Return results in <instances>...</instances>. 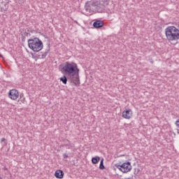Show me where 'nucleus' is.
Masks as SVG:
<instances>
[{
    "label": "nucleus",
    "mask_w": 179,
    "mask_h": 179,
    "mask_svg": "<svg viewBox=\"0 0 179 179\" xmlns=\"http://www.w3.org/2000/svg\"><path fill=\"white\" fill-rule=\"evenodd\" d=\"M28 45L32 51L35 52H38L43 50V41H41L38 38H34L33 39L28 40Z\"/></svg>",
    "instance_id": "3"
},
{
    "label": "nucleus",
    "mask_w": 179,
    "mask_h": 179,
    "mask_svg": "<svg viewBox=\"0 0 179 179\" xmlns=\"http://www.w3.org/2000/svg\"><path fill=\"white\" fill-rule=\"evenodd\" d=\"M100 162V157H95L92 159L93 164H97Z\"/></svg>",
    "instance_id": "10"
},
{
    "label": "nucleus",
    "mask_w": 179,
    "mask_h": 179,
    "mask_svg": "<svg viewBox=\"0 0 179 179\" xmlns=\"http://www.w3.org/2000/svg\"><path fill=\"white\" fill-rule=\"evenodd\" d=\"M103 26H104V22L101 20H96L93 23V27L95 29H101V27H103Z\"/></svg>",
    "instance_id": "7"
},
{
    "label": "nucleus",
    "mask_w": 179,
    "mask_h": 179,
    "mask_svg": "<svg viewBox=\"0 0 179 179\" xmlns=\"http://www.w3.org/2000/svg\"><path fill=\"white\" fill-rule=\"evenodd\" d=\"M0 57H1V58H2V57H3V56H2V55H1V54H0Z\"/></svg>",
    "instance_id": "19"
},
{
    "label": "nucleus",
    "mask_w": 179,
    "mask_h": 179,
    "mask_svg": "<svg viewBox=\"0 0 179 179\" xmlns=\"http://www.w3.org/2000/svg\"><path fill=\"white\" fill-rule=\"evenodd\" d=\"M63 157H64V159H68V155L63 154Z\"/></svg>",
    "instance_id": "17"
},
{
    "label": "nucleus",
    "mask_w": 179,
    "mask_h": 179,
    "mask_svg": "<svg viewBox=\"0 0 179 179\" xmlns=\"http://www.w3.org/2000/svg\"><path fill=\"white\" fill-rule=\"evenodd\" d=\"M1 3H3V2H1Z\"/></svg>",
    "instance_id": "20"
},
{
    "label": "nucleus",
    "mask_w": 179,
    "mask_h": 179,
    "mask_svg": "<svg viewBox=\"0 0 179 179\" xmlns=\"http://www.w3.org/2000/svg\"><path fill=\"white\" fill-rule=\"evenodd\" d=\"M62 71L68 76V79L71 80L77 87L80 86V80L79 79V69L78 64L66 62L62 68Z\"/></svg>",
    "instance_id": "1"
},
{
    "label": "nucleus",
    "mask_w": 179,
    "mask_h": 179,
    "mask_svg": "<svg viewBox=\"0 0 179 179\" xmlns=\"http://www.w3.org/2000/svg\"><path fill=\"white\" fill-rule=\"evenodd\" d=\"M176 125L179 128V119L176 122Z\"/></svg>",
    "instance_id": "16"
},
{
    "label": "nucleus",
    "mask_w": 179,
    "mask_h": 179,
    "mask_svg": "<svg viewBox=\"0 0 179 179\" xmlns=\"http://www.w3.org/2000/svg\"><path fill=\"white\" fill-rule=\"evenodd\" d=\"M60 82H62L64 85H66L68 82V78H66V76H63L62 78H60Z\"/></svg>",
    "instance_id": "11"
},
{
    "label": "nucleus",
    "mask_w": 179,
    "mask_h": 179,
    "mask_svg": "<svg viewBox=\"0 0 179 179\" xmlns=\"http://www.w3.org/2000/svg\"><path fill=\"white\" fill-rule=\"evenodd\" d=\"M9 8L8 3H6L2 6L0 8L1 12H6L8 10V8Z\"/></svg>",
    "instance_id": "9"
},
{
    "label": "nucleus",
    "mask_w": 179,
    "mask_h": 179,
    "mask_svg": "<svg viewBox=\"0 0 179 179\" xmlns=\"http://www.w3.org/2000/svg\"><path fill=\"white\" fill-rule=\"evenodd\" d=\"M66 141L68 142V144L64 145V146H65V148H68V147L71 146V141H69V140H66Z\"/></svg>",
    "instance_id": "13"
},
{
    "label": "nucleus",
    "mask_w": 179,
    "mask_h": 179,
    "mask_svg": "<svg viewBox=\"0 0 179 179\" xmlns=\"http://www.w3.org/2000/svg\"><path fill=\"white\" fill-rule=\"evenodd\" d=\"M45 57H47V53H46V52L43 53V54L41 55V58H42V59L45 58Z\"/></svg>",
    "instance_id": "15"
},
{
    "label": "nucleus",
    "mask_w": 179,
    "mask_h": 179,
    "mask_svg": "<svg viewBox=\"0 0 179 179\" xmlns=\"http://www.w3.org/2000/svg\"><path fill=\"white\" fill-rule=\"evenodd\" d=\"M8 97L11 100H17L19 98V91L15 89L10 90L8 93Z\"/></svg>",
    "instance_id": "5"
},
{
    "label": "nucleus",
    "mask_w": 179,
    "mask_h": 179,
    "mask_svg": "<svg viewBox=\"0 0 179 179\" xmlns=\"http://www.w3.org/2000/svg\"><path fill=\"white\" fill-rule=\"evenodd\" d=\"M104 160L101 159V162H100V165H99V169L100 170H104V169H106V167L104 166V163H103Z\"/></svg>",
    "instance_id": "12"
},
{
    "label": "nucleus",
    "mask_w": 179,
    "mask_h": 179,
    "mask_svg": "<svg viewBox=\"0 0 179 179\" xmlns=\"http://www.w3.org/2000/svg\"><path fill=\"white\" fill-rule=\"evenodd\" d=\"M132 110L129 109L122 112V117L126 120H131L132 118Z\"/></svg>",
    "instance_id": "6"
},
{
    "label": "nucleus",
    "mask_w": 179,
    "mask_h": 179,
    "mask_svg": "<svg viewBox=\"0 0 179 179\" xmlns=\"http://www.w3.org/2000/svg\"><path fill=\"white\" fill-rule=\"evenodd\" d=\"M115 167H117L120 171L122 173H129L132 170V166H131V162H124L121 165L120 164H115Z\"/></svg>",
    "instance_id": "4"
},
{
    "label": "nucleus",
    "mask_w": 179,
    "mask_h": 179,
    "mask_svg": "<svg viewBox=\"0 0 179 179\" xmlns=\"http://www.w3.org/2000/svg\"><path fill=\"white\" fill-rule=\"evenodd\" d=\"M55 177L59 179L64 178V171L62 170H57L55 173Z\"/></svg>",
    "instance_id": "8"
},
{
    "label": "nucleus",
    "mask_w": 179,
    "mask_h": 179,
    "mask_svg": "<svg viewBox=\"0 0 179 179\" xmlns=\"http://www.w3.org/2000/svg\"><path fill=\"white\" fill-rule=\"evenodd\" d=\"M165 34L169 41H177V40H179V30L174 26L166 28Z\"/></svg>",
    "instance_id": "2"
},
{
    "label": "nucleus",
    "mask_w": 179,
    "mask_h": 179,
    "mask_svg": "<svg viewBox=\"0 0 179 179\" xmlns=\"http://www.w3.org/2000/svg\"><path fill=\"white\" fill-rule=\"evenodd\" d=\"M104 5H108L110 3V0H103Z\"/></svg>",
    "instance_id": "14"
},
{
    "label": "nucleus",
    "mask_w": 179,
    "mask_h": 179,
    "mask_svg": "<svg viewBox=\"0 0 179 179\" xmlns=\"http://www.w3.org/2000/svg\"><path fill=\"white\" fill-rule=\"evenodd\" d=\"M6 139L5 138H1V142H5Z\"/></svg>",
    "instance_id": "18"
}]
</instances>
